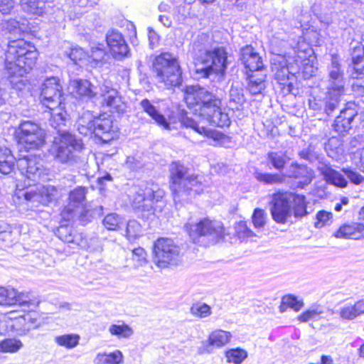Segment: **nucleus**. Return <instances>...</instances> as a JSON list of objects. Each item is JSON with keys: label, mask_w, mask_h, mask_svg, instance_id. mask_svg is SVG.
I'll return each mask as SVG.
<instances>
[{"label": "nucleus", "mask_w": 364, "mask_h": 364, "mask_svg": "<svg viewBox=\"0 0 364 364\" xmlns=\"http://www.w3.org/2000/svg\"><path fill=\"white\" fill-rule=\"evenodd\" d=\"M272 219L279 224H284L291 217L292 210L289 192H277L272 196L270 203Z\"/></svg>", "instance_id": "dca6fc26"}, {"label": "nucleus", "mask_w": 364, "mask_h": 364, "mask_svg": "<svg viewBox=\"0 0 364 364\" xmlns=\"http://www.w3.org/2000/svg\"><path fill=\"white\" fill-rule=\"evenodd\" d=\"M186 228L193 242L204 245L215 244L225 237L224 226L217 220L205 218L194 225H186Z\"/></svg>", "instance_id": "6e6552de"}, {"label": "nucleus", "mask_w": 364, "mask_h": 364, "mask_svg": "<svg viewBox=\"0 0 364 364\" xmlns=\"http://www.w3.org/2000/svg\"><path fill=\"white\" fill-rule=\"evenodd\" d=\"M208 37L202 35L193 43L194 50L202 52L197 58L195 73L199 78H210L216 74L224 75L229 64L228 53L223 47L208 49L200 48V43L206 41Z\"/></svg>", "instance_id": "7ed1b4c3"}, {"label": "nucleus", "mask_w": 364, "mask_h": 364, "mask_svg": "<svg viewBox=\"0 0 364 364\" xmlns=\"http://www.w3.org/2000/svg\"><path fill=\"white\" fill-rule=\"evenodd\" d=\"M225 356L228 362L235 364H241L247 358V353L245 350L237 348L226 351Z\"/></svg>", "instance_id": "09e8293b"}, {"label": "nucleus", "mask_w": 364, "mask_h": 364, "mask_svg": "<svg viewBox=\"0 0 364 364\" xmlns=\"http://www.w3.org/2000/svg\"><path fill=\"white\" fill-rule=\"evenodd\" d=\"M254 176L259 182L266 185L279 184L284 181V177L278 173H262L256 171L254 173Z\"/></svg>", "instance_id": "a19ab883"}, {"label": "nucleus", "mask_w": 364, "mask_h": 364, "mask_svg": "<svg viewBox=\"0 0 364 364\" xmlns=\"http://www.w3.org/2000/svg\"><path fill=\"white\" fill-rule=\"evenodd\" d=\"M146 253L142 247L135 248L132 250V259L136 262V266H142L146 262Z\"/></svg>", "instance_id": "bf43d9fd"}, {"label": "nucleus", "mask_w": 364, "mask_h": 364, "mask_svg": "<svg viewBox=\"0 0 364 364\" xmlns=\"http://www.w3.org/2000/svg\"><path fill=\"white\" fill-rule=\"evenodd\" d=\"M128 196L132 208L144 217L154 214L158 208L161 210L156 204L161 202L164 191L152 181L132 187Z\"/></svg>", "instance_id": "39448f33"}, {"label": "nucleus", "mask_w": 364, "mask_h": 364, "mask_svg": "<svg viewBox=\"0 0 364 364\" xmlns=\"http://www.w3.org/2000/svg\"><path fill=\"white\" fill-rule=\"evenodd\" d=\"M290 205H293L292 210L296 218L301 219L308 215L306 201L304 196L289 192Z\"/></svg>", "instance_id": "2f4dec72"}, {"label": "nucleus", "mask_w": 364, "mask_h": 364, "mask_svg": "<svg viewBox=\"0 0 364 364\" xmlns=\"http://www.w3.org/2000/svg\"><path fill=\"white\" fill-rule=\"evenodd\" d=\"M55 235L64 242L72 244L80 247H85L86 242L82 233L77 232L68 225H60L56 230Z\"/></svg>", "instance_id": "393cba45"}, {"label": "nucleus", "mask_w": 364, "mask_h": 364, "mask_svg": "<svg viewBox=\"0 0 364 364\" xmlns=\"http://www.w3.org/2000/svg\"><path fill=\"white\" fill-rule=\"evenodd\" d=\"M183 99L188 107L195 108L199 112V117L207 114L217 105H221L220 100L205 88L198 85L186 86L183 90Z\"/></svg>", "instance_id": "1a4fd4ad"}, {"label": "nucleus", "mask_w": 364, "mask_h": 364, "mask_svg": "<svg viewBox=\"0 0 364 364\" xmlns=\"http://www.w3.org/2000/svg\"><path fill=\"white\" fill-rule=\"evenodd\" d=\"M96 118L97 117H94L92 113H90L89 111L85 112L79 117L78 125L83 124L85 127H95L94 122H95Z\"/></svg>", "instance_id": "0e129e2a"}, {"label": "nucleus", "mask_w": 364, "mask_h": 364, "mask_svg": "<svg viewBox=\"0 0 364 364\" xmlns=\"http://www.w3.org/2000/svg\"><path fill=\"white\" fill-rule=\"evenodd\" d=\"M58 195V189L53 186H43L39 193L35 191H26L24 198L27 201L35 203L39 201L43 205H48L56 200Z\"/></svg>", "instance_id": "b1692460"}, {"label": "nucleus", "mask_w": 364, "mask_h": 364, "mask_svg": "<svg viewBox=\"0 0 364 364\" xmlns=\"http://www.w3.org/2000/svg\"><path fill=\"white\" fill-rule=\"evenodd\" d=\"M334 235L338 238L359 240L364 237V225L359 223L344 225L336 232Z\"/></svg>", "instance_id": "cd10ccee"}, {"label": "nucleus", "mask_w": 364, "mask_h": 364, "mask_svg": "<svg viewBox=\"0 0 364 364\" xmlns=\"http://www.w3.org/2000/svg\"><path fill=\"white\" fill-rule=\"evenodd\" d=\"M17 166L21 173L33 181H36L40 178L43 172L42 165L36 159H30L28 156H23V158L19 159L17 161Z\"/></svg>", "instance_id": "5701e85b"}, {"label": "nucleus", "mask_w": 364, "mask_h": 364, "mask_svg": "<svg viewBox=\"0 0 364 364\" xmlns=\"http://www.w3.org/2000/svg\"><path fill=\"white\" fill-rule=\"evenodd\" d=\"M82 149L80 139L67 130H60L59 135L54 136L50 153L57 162L73 166L80 161V154Z\"/></svg>", "instance_id": "423d86ee"}, {"label": "nucleus", "mask_w": 364, "mask_h": 364, "mask_svg": "<svg viewBox=\"0 0 364 364\" xmlns=\"http://www.w3.org/2000/svg\"><path fill=\"white\" fill-rule=\"evenodd\" d=\"M322 313V311L319 309V308H311L299 315L298 316V320L301 322H307L310 319L318 316Z\"/></svg>", "instance_id": "052dcab7"}, {"label": "nucleus", "mask_w": 364, "mask_h": 364, "mask_svg": "<svg viewBox=\"0 0 364 364\" xmlns=\"http://www.w3.org/2000/svg\"><path fill=\"white\" fill-rule=\"evenodd\" d=\"M231 337V333L228 331L215 330L209 335L207 341L202 342L201 346L198 348V353H209L212 351V347H223L230 341Z\"/></svg>", "instance_id": "412c9836"}, {"label": "nucleus", "mask_w": 364, "mask_h": 364, "mask_svg": "<svg viewBox=\"0 0 364 364\" xmlns=\"http://www.w3.org/2000/svg\"><path fill=\"white\" fill-rule=\"evenodd\" d=\"M48 109L51 111L50 124L57 130L58 135H59V131L65 130L63 127H65L67 122H69L68 114L66 111L61 108V105Z\"/></svg>", "instance_id": "7c9ffc66"}, {"label": "nucleus", "mask_w": 364, "mask_h": 364, "mask_svg": "<svg viewBox=\"0 0 364 364\" xmlns=\"http://www.w3.org/2000/svg\"><path fill=\"white\" fill-rule=\"evenodd\" d=\"M190 313L195 317L205 318L212 314L211 307L205 303L198 301L193 303L190 308Z\"/></svg>", "instance_id": "c03bdc74"}, {"label": "nucleus", "mask_w": 364, "mask_h": 364, "mask_svg": "<svg viewBox=\"0 0 364 364\" xmlns=\"http://www.w3.org/2000/svg\"><path fill=\"white\" fill-rule=\"evenodd\" d=\"M153 69L158 82L167 88L181 85L182 70L176 55L168 52L160 54L155 58Z\"/></svg>", "instance_id": "0eeeda50"}, {"label": "nucleus", "mask_w": 364, "mask_h": 364, "mask_svg": "<svg viewBox=\"0 0 364 364\" xmlns=\"http://www.w3.org/2000/svg\"><path fill=\"white\" fill-rule=\"evenodd\" d=\"M3 28L10 33H14L19 36H21L26 28V24L20 21L10 18L4 21L2 23Z\"/></svg>", "instance_id": "a18cd8bd"}, {"label": "nucleus", "mask_w": 364, "mask_h": 364, "mask_svg": "<svg viewBox=\"0 0 364 364\" xmlns=\"http://www.w3.org/2000/svg\"><path fill=\"white\" fill-rule=\"evenodd\" d=\"M124 227V236L129 242L135 240L141 234V227L135 220L128 221Z\"/></svg>", "instance_id": "37998d69"}, {"label": "nucleus", "mask_w": 364, "mask_h": 364, "mask_svg": "<svg viewBox=\"0 0 364 364\" xmlns=\"http://www.w3.org/2000/svg\"><path fill=\"white\" fill-rule=\"evenodd\" d=\"M19 4L22 10L29 14L40 16L46 11L43 0H19Z\"/></svg>", "instance_id": "72a5a7b5"}, {"label": "nucleus", "mask_w": 364, "mask_h": 364, "mask_svg": "<svg viewBox=\"0 0 364 364\" xmlns=\"http://www.w3.org/2000/svg\"><path fill=\"white\" fill-rule=\"evenodd\" d=\"M65 55L70 59L75 64H77L85 57V53L81 48H70L68 50L65 51Z\"/></svg>", "instance_id": "6e6d98bb"}, {"label": "nucleus", "mask_w": 364, "mask_h": 364, "mask_svg": "<svg viewBox=\"0 0 364 364\" xmlns=\"http://www.w3.org/2000/svg\"><path fill=\"white\" fill-rule=\"evenodd\" d=\"M106 41L115 59L121 60L127 56L129 52L128 45L118 31H109L106 35Z\"/></svg>", "instance_id": "aec40b11"}, {"label": "nucleus", "mask_w": 364, "mask_h": 364, "mask_svg": "<svg viewBox=\"0 0 364 364\" xmlns=\"http://www.w3.org/2000/svg\"><path fill=\"white\" fill-rule=\"evenodd\" d=\"M63 87L60 80L51 77L45 80L41 85V102L48 109H53L62 104Z\"/></svg>", "instance_id": "4468645a"}, {"label": "nucleus", "mask_w": 364, "mask_h": 364, "mask_svg": "<svg viewBox=\"0 0 364 364\" xmlns=\"http://www.w3.org/2000/svg\"><path fill=\"white\" fill-rule=\"evenodd\" d=\"M14 296V289L0 287V305L11 306Z\"/></svg>", "instance_id": "5fc2aeb1"}, {"label": "nucleus", "mask_w": 364, "mask_h": 364, "mask_svg": "<svg viewBox=\"0 0 364 364\" xmlns=\"http://www.w3.org/2000/svg\"><path fill=\"white\" fill-rule=\"evenodd\" d=\"M284 43V41L279 42L276 38L271 41V53L273 55L271 58V68L275 79L280 84H285L289 79L290 75H292L287 56L278 46L279 44L283 47Z\"/></svg>", "instance_id": "ddd939ff"}, {"label": "nucleus", "mask_w": 364, "mask_h": 364, "mask_svg": "<svg viewBox=\"0 0 364 364\" xmlns=\"http://www.w3.org/2000/svg\"><path fill=\"white\" fill-rule=\"evenodd\" d=\"M109 332L118 337L129 338L133 334V330L127 324H112L109 328Z\"/></svg>", "instance_id": "3c124183"}, {"label": "nucleus", "mask_w": 364, "mask_h": 364, "mask_svg": "<svg viewBox=\"0 0 364 364\" xmlns=\"http://www.w3.org/2000/svg\"><path fill=\"white\" fill-rule=\"evenodd\" d=\"M203 184L198 176L190 174L188 168L180 162L170 166V188L176 203L189 200L203 191Z\"/></svg>", "instance_id": "20e7f679"}, {"label": "nucleus", "mask_w": 364, "mask_h": 364, "mask_svg": "<svg viewBox=\"0 0 364 364\" xmlns=\"http://www.w3.org/2000/svg\"><path fill=\"white\" fill-rule=\"evenodd\" d=\"M181 250L170 238H159L154 245V262L161 268L176 265L181 258Z\"/></svg>", "instance_id": "f8f14e48"}, {"label": "nucleus", "mask_w": 364, "mask_h": 364, "mask_svg": "<svg viewBox=\"0 0 364 364\" xmlns=\"http://www.w3.org/2000/svg\"><path fill=\"white\" fill-rule=\"evenodd\" d=\"M357 115V106L354 103L348 102L334 120L333 124L334 131L341 134L347 133L352 129L354 119Z\"/></svg>", "instance_id": "a211bd4d"}, {"label": "nucleus", "mask_w": 364, "mask_h": 364, "mask_svg": "<svg viewBox=\"0 0 364 364\" xmlns=\"http://www.w3.org/2000/svg\"><path fill=\"white\" fill-rule=\"evenodd\" d=\"M18 141L26 151L38 149L45 144V133L20 136L18 138Z\"/></svg>", "instance_id": "473e14b6"}, {"label": "nucleus", "mask_w": 364, "mask_h": 364, "mask_svg": "<svg viewBox=\"0 0 364 364\" xmlns=\"http://www.w3.org/2000/svg\"><path fill=\"white\" fill-rule=\"evenodd\" d=\"M22 347V342L16 338H6L0 342L1 353H16Z\"/></svg>", "instance_id": "de8ad7c7"}, {"label": "nucleus", "mask_w": 364, "mask_h": 364, "mask_svg": "<svg viewBox=\"0 0 364 364\" xmlns=\"http://www.w3.org/2000/svg\"><path fill=\"white\" fill-rule=\"evenodd\" d=\"M323 175L326 182L340 188L347 186L348 181L338 171L331 168H326L323 171Z\"/></svg>", "instance_id": "e433bc0d"}, {"label": "nucleus", "mask_w": 364, "mask_h": 364, "mask_svg": "<svg viewBox=\"0 0 364 364\" xmlns=\"http://www.w3.org/2000/svg\"><path fill=\"white\" fill-rule=\"evenodd\" d=\"M239 237L245 238L254 236V232L247 227L245 222H240L235 228Z\"/></svg>", "instance_id": "680f3d73"}, {"label": "nucleus", "mask_w": 364, "mask_h": 364, "mask_svg": "<svg viewBox=\"0 0 364 364\" xmlns=\"http://www.w3.org/2000/svg\"><path fill=\"white\" fill-rule=\"evenodd\" d=\"M14 301L11 302V305L18 304L19 306H28L30 308L31 306H36L38 303L35 299H33V296L28 293H18V291L15 289V296L14 297Z\"/></svg>", "instance_id": "49530a36"}, {"label": "nucleus", "mask_w": 364, "mask_h": 364, "mask_svg": "<svg viewBox=\"0 0 364 364\" xmlns=\"http://www.w3.org/2000/svg\"><path fill=\"white\" fill-rule=\"evenodd\" d=\"M350 181L355 184H360L364 181V178L358 173L350 169L343 170Z\"/></svg>", "instance_id": "338daca9"}, {"label": "nucleus", "mask_w": 364, "mask_h": 364, "mask_svg": "<svg viewBox=\"0 0 364 364\" xmlns=\"http://www.w3.org/2000/svg\"><path fill=\"white\" fill-rule=\"evenodd\" d=\"M343 95L331 90L313 96L309 100V107L327 116L331 114L338 107Z\"/></svg>", "instance_id": "2eb2a0df"}, {"label": "nucleus", "mask_w": 364, "mask_h": 364, "mask_svg": "<svg viewBox=\"0 0 364 364\" xmlns=\"http://www.w3.org/2000/svg\"><path fill=\"white\" fill-rule=\"evenodd\" d=\"M44 133V130L42 129L38 124L28 120L22 122L16 131L17 138Z\"/></svg>", "instance_id": "c9c22d12"}, {"label": "nucleus", "mask_w": 364, "mask_h": 364, "mask_svg": "<svg viewBox=\"0 0 364 364\" xmlns=\"http://www.w3.org/2000/svg\"><path fill=\"white\" fill-rule=\"evenodd\" d=\"M282 305L287 306L298 311L304 306V302L298 300L294 295H287L282 298Z\"/></svg>", "instance_id": "13d9d810"}, {"label": "nucleus", "mask_w": 364, "mask_h": 364, "mask_svg": "<svg viewBox=\"0 0 364 364\" xmlns=\"http://www.w3.org/2000/svg\"><path fill=\"white\" fill-rule=\"evenodd\" d=\"M354 73L353 77L357 79L360 86L364 87V47L355 46L351 53Z\"/></svg>", "instance_id": "bb28decb"}, {"label": "nucleus", "mask_w": 364, "mask_h": 364, "mask_svg": "<svg viewBox=\"0 0 364 364\" xmlns=\"http://www.w3.org/2000/svg\"><path fill=\"white\" fill-rule=\"evenodd\" d=\"M106 53L103 48V45L99 44L97 46H92L90 57L93 60L101 62L104 60Z\"/></svg>", "instance_id": "e2e57ef3"}, {"label": "nucleus", "mask_w": 364, "mask_h": 364, "mask_svg": "<svg viewBox=\"0 0 364 364\" xmlns=\"http://www.w3.org/2000/svg\"><path fill=\"white\" fill-rule=\"evenodd\" d=\"M332 213L320 210L316 214V221L315 222V227L321 228L325 225H328L331 223Z\"/></svg>", "instance_id": "4d7b16f0"}, {"label": "nucleus", "mask_w": 364, "mask_h": 364, "mask_svg": "<svg viewBox=\"0 0 364 364\" xmlns=\"http://www.w3.org/2000/svg\"><path fill=\"white\" fill-rule=\"evenodd\" d=\"M86 193L87 189L82 186L77 187L70 192L68 203L61 211V216L65 220L77 218L82 223L90 221L92 212L87 208Z\"/></svg>", "instance_id": "9b49d317"}, {"label": "nucleus", "mask_w": 364, "mask_h": 364, "mask_svg": "<svg viewBox=\"0 0 364 364\" xmlns=\"http://www.w3.org/2000/svg\"><path fill=\"white\" fill-rule=\"evenodd\" d=\"M252 220L255 228H263L266 224L267 213L262 209L256 208L252 214Z\"/></svg>", "instance_id": "864d4df0"}, {"label": "nucleus", "mask_w": 364, "mask_h": 364, "mask_svg": "<svg viewBox=\"0 0 364 364\" xmlns=\"http://www.w3.org/2000/svg\"><path fill=\"white\" fill-rule=\"evenodd\" d=\"M339 316L343 320L351 321L364 314V299H360L354 304H347L339 309Z\"/></svg>", "instance_id": "c756f323"}, {"label": "nucleus", "mask_w": 364, "mask_h": 364, "mask_svg": "<svg viewBox=\"0 0 364 364\" xmlns=\"http://www.w3.org/2000/svg\"><path fill=\"white\" fill-rule=\"evenodd\" d=\"M346 77L337 55H331L328 67L327 90L343 95L346 92Z\"/></svg>", "instance_id": "f3484780"}, {"label": "nucleus", "mask_w": 364, "mask_h": 364, "mask_svg": "<svg viewBox=\"0 0 364 364\" xmlns=\"http://www.w3.org/2000/svg\"><path fill=\"white\" fill-rule=\"evenodd\" d=\"M267 159L272 166L279 171H282L287 163L286 156L281 151L269 153Z\"/></svg>", "instance_id": "8fccbe9b"}, {"label": "nucleus", "mask_w": 364, "mask_h": 364, "mask_svg": "<svg viewBox=\"0 0 364 364\" xmlns=\"http://www.w3.org/2000/svg\"><path fill=\"white\" fill-rule=\"evenodd\" d=\"M266 75L259 73L258 76L256 75H250L249 76L248 90L251 95H257L261 94L265 88Z\"/></svg>", "instance_id": "4c0bfd02"}, {"label": "nucleus", "mask_w": 364, "mask_h": 364, "mask_svg": "<svg viewBox=\"0 0 364 364\" xmlns=\"http://www.w3.org/2000/svg\"><path fill=\"white\" fill-rule=\"evenodd\" d=\"M220 105H217L215 109H211L207 114L201 116L199 122L189 117L183 118V125L201 135L213 137L212 130L207 128L205 124H211L219 127H228L230 124L228 114L222 112Z\"/></svg>", "instance_id": "9d476101"}, {"label": "nucleus", "mask_w": 364, "mask_h": 364, "mask_svg": "<svg viewBox=\"0 0 364 364\" xmlns=\"http://www.w3.org/2000/svg\"><path fill=\"white\" fill-rule=\"evenodd\" d=\"M240 59L245 68L252 73L261 72L264 68L262 58L251 46H246L241 49Z\"/></svg>", "instance_id": "4be33fe9"}, {"label": "nucleus", "mask_w": 364, "mask_h": 364, "mask_svg": "<svg viewBox=\"0 0 364 364\" xmlns=\"http://www.w3.org/2000/svg\"><path fill=\"white\" fill-rule=\"evenodd\" d=\"M70 86L73 92L82 98L92 100L100 97L102 105L109 107L112 112L123 114L126 111V105L109 81L103 80L99 82L97 87H95L87 80L75 79L70 81Z\"/></svg>", "instance_id": "f257e3e1"}, {"label": "nucleus", "mask_w": 364, "mask_h": 364, "mask_svg": "<svg viewBox=\"0 0 364 364\" xmlns=\"http://www.w3.org/2000/svg\"><path fill=\"white\" fill-rule=\"evenodd\" d=\"M15 6L14 0H0V13L9 14Z\"/></svg>", "instance_id": "69168bd1"}, {"label": "nucleus", "mask_w": 364, "mask_h": 364, "mask_svg": "<svg viewBox=\"0 0 364 364\" xmlns=\"http://www.w3.org/2000/svg\"><path fill=\"white\" fill-rule=\"evenodd\" d=\"M103 225L109 230H121L124 227V221L120 215L110 213L105 217Z\"/></svg>", "instance_id": "ea45409f"}, {"label": "nucleus", "mask_w": 364, "mask_h": 364, "mask_svg": "<svg viewBox=\"0 0 364 364\" xmlns=\"http://www.w3.org/2000/svg\"><path fill=\"white\" fill-rule=\"evenodd\" d=\"M95 124V135L102 143H108L118 137V130L113 126V121L110 116L97 117Z\"/></svg>", "instance_id": "6ab92c4d"}, {"label": "nucleus", "mask_w": 364, "mask_h": 364, "mask_svg": "<svg viewBox=\"0 0 364 364\" xmlns=\"http://www.w3.org/2000/svg\"><path fill=\"white\" fill-rule=\"evenodd\" d=\"M230 100L239 105L245 102L243 89L238 83L232 85L230 90Z\"/></svg>", "instance_id": "603ef678"}, {"label": "nucleus", "mask_w": 364, "mask_h": 364, "mask_svg": "<svg viewBox=\"0 0 364 364\" xmlns=\"http://www.w3.org/2000/svg\"><path fill=\"white\" fill-rule=\"evenodd\" d=\"M287 176L297 181V187L303 188L309 184L313 178L312 170L304 165L292 164L288 168Z\"/></svg>", "instance_id": "a878e982"}, {"label": "nucleus", "mask_w": 364, "mask_h": 364, "mask_svg": "<svg viewBox=\"0 0 364 364\" xmlns=\"http://www.w3.org/2000/svg\"><path fill=\"white\" fill-rule=\"evenodd\" d=\"M15 161L10 149L0 146V172L3 174L10 173L14 167Z\"/></svg>", "instance_id": "f704fd0d"}, {"label": "nucleus", "mask_w": 364, "mask_h": 364, "mask_svg": "<svg viewBox=\"0 0 364 364\" xmlns=\"http://www.w3.org/2000/svg\"><path fill=\"white\" fill-rule=\"evenodd\" d=\"M38 56L35 46L23 39L10 41L5 53V70L8 77H20L35 65Z\"/></svg>", "instance_id": "f03ea898"}, {"label": "nucleus", "mask_w": 364, "mask_h": 364, "mask_svg": "<svg viewBox=\"0 0 364 364\" xmlns=\"http://www.w3.org/2000/svg\"><path fill=\"white\" fill-rule=\"evenodd\" d=\"M126 166L132 170H136L142 166V164L136 157L128 156L126 161Z\"/></svg>", "instance_id": "774afa93"}, {"label": "nucleus", "mask_w": 364, "mask_h": 364, "mask_svg": "<svg viewBox=\"0 0 364 364\" xmlns=\"http://www.w3.org/2000/svg\"><path fill=\"white\" fill-rule=\"evenodd\" d=\"M80 339V336L78 334H65L56 336L55 342L60 346L71 349L79 344Z\"/></svg>", "instance_id": "79ce46f5"}, {"label": "nucleus", "mask_w": 364, "mask_h": 364, "mask_svg": "<svg viewBox=\"0 0 364 364\" xmlns=\"http://www.w3.org/2000/svg\"><path fill=\"white\" fill-rule=\"evenodd\" d=\"M139 105L143 111L151 117L156 123L166 129H170V124L168 120L148 99L142 100Z\"/></svg>", "instance_id": "c85d7f7f"}, {"label": "nucleus", "mask_w": 364, "mask_h": 364, "mask_svg": "<svg viewBox=\"0 0 364 364\" xmlns=\"http://www.w3.org/2000/svg\"><path fill=\"white\" fill-rule=\"evenodd\" d=\"M95 360L98 364H120L123 360V355L119 350L110 353H99Z\"/></svg>", "instance_id": "58836bf2"}]
</instances>
